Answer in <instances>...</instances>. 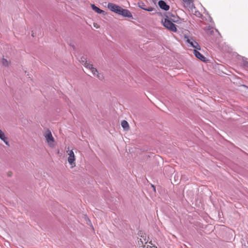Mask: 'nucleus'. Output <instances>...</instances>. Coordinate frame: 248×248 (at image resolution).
<instances>
[{"label": "nucleus", "mask_w": 248, "mask_h": 248, "mask_svg": "<svg viewBox=\"0 0 248 248\" xmlns=\"http://www.w3.org/2000/svg\"><path fill=\"white\" fill-rule=\"evenodd\" d=\"M194 54L195 56L203 62L205 61L206 58L197 50H194Z\"/></svg>", "instance_id": "nucleus-10"}, {"label": "nucleus", "mask_w": 248, "mask_h": 248, "mask_svg": "<svg viewBox=\"0 0 248 248\" xmlns=\"http://www.w3.org/2000/svg\"><path fill=\"white\" fill-rule=\"evenodd\" d=\"M121 125L123 127V128L125 130H127L129 128V124H128V123H127V121H125V120H123L122 122H121Z\"/></svg>", "instance_id": "nucleus-15"}, {"label": "nucleus", "mask_w": 248, "mask_h": 248, "mask_svg": "<svg viewBox=\"0 0 248 248\" xmlns=\"http://www.w3.org/2000/svg\"><path fill=\"white\" fill-rule=\"evenodd\" d=\"M155 248V247H152L151 248V247H149V246L147 245V246H146L145 245H143V248Z\"/></svg>", "instance_id": "nucleus-17"}, {"label": "nucleus", "mask_w": 248, "mask_h": 248, "mask_svg": "<svg viewBox=\"0 0 248 248\" xmlns=\"http://www.w3.org/2000/svg\"><path fill=\"white\" fill-rule=\"evenodd\" d=\"M247 62V63H248V62ZM245 66H248V65L247 64H245Z\"/></svg>", "instance_id": "nucleus-20"}, {"label": "nucleus", "mask_w": 248, "mask_h": 248, "mask_svg": "<svg viewBox=\"0 0 248 248\" xmlns=\"http://www.w3.org/2000/svg\"><path fill=\"white\" fill-rule=\"evenodd\" d=\"M91 7L92 9L98 14H102L104 15L105 13L104 11L101 10L94 4H92Z\"/></svg>", "instance_id": "nucleus-12"}, {"label": "nucleus", "mask_w": 248, "mask_h": 248, "mask_svg": "<svg viewBox=\"0 0 248 248\" xmlns=\"http://www.w3.org/2000/svg\"><path fill=\"white\" fill-rule=\"evenodd\" d=\"M108 8L112 12L119 14L122 7L113 3H108Z\"/></svg>", "instance_id": "nucleus-6"}, {"label": "nucleus", "mask_w": 248, "mask_h": 248, "mask_svg": "<svg viewBox=\"0 0 248 248\" xmlns=\"http://www.w3.org/2000/svg\"><path fill=\"white\" fill-rule=\"evenodd\" d=\"M186 7L191 8L193 5L192 0H182Z\"/></svg>", "instance_id": "nucleus-13"}, {"label": "nucleus", "mask_w": 248, "mask_h": 248, "mask_svg": "<svg viewBox=\"0 0 248 248\" xmlns=\"http://www.w3.org/2000/svg\"><path fill=\"white\" fill-rule=\"evenodd\" d=\"M67 149H68V150L67 151V153L68 155V159H67L68 162L69 164L71 166V168H73L76 166V163H75L76 158H75V154L72 150H70L69 147Z\"/></svg>", "instance_id": "nucleus-3"}, {"label": "nucleus", "mask_w": 248, "mask_h": 248, "mask_svg": "<svg viewBox=\"0 0 248 248\" xmlns=\"http://www.w3.org/2000/svg\"><path fill=\"white\" fill-rule=\"evenodd\" d=\"M8 176H10L11 175V172H9L8 173Z\"/></svg>", "instance_id": "nucleus-19"}, {"label": "nucleus", "mask_w": 248, "mask_h": 248, "mask_svg": "<svg viewBox=\"0 0 248 248\" xmlns=\"http://www.w3.org/2000/svg\"><path fill=\"white\" fill-rule=\"evenodd\" d=\"M119 15H122L124 17H127L130 18L132 17V15L129 11L126 9H123L122 8H121Z\"/></svg>", "instance_id": "nucleus-9"}, {"label": "nucleus", "mask_w": 248, "mask_h": 248, "mask_svg": "<svg viewBox=\"0 0 248 248\" xmlns=\"http://www.w3.org/2000/svg\"><path fill=\"white\" fill-rule=\"evenodd\" d=\"M83 65L87 69H89L93 76H96L99 79L101 78V75L98 74V72L96 68L93 66V64L90 62L86 60H82Z\"/></svg>", "instance_id": "nucleus-1"}, {"label": "nucleus", "mask_w": 248, "mask_h": 248, "mask_svg": "<svg viewBox=\"0 0 248 248\" xmlns=\"http://www.w3.org/2000/svg\"><path fill=\"white\" fill-rule=\"evenodd\" d=\"M185 39L186 42L189 44L190 46H192L198 50H200L201 49L200 46L192 37H189L185 35Z\"/></svg>", "instance_id": "nucleus-5"}, {"label": "nucleus", "mask_w": 248, "mask_h": 248, "mask_svg": "<svg viewBox=\"0 0 248 248\" xmlns=\"http://www.w3.org/2000/svg\"><path fill=\"white\" fill-rule=\"evenodd\" d=\"M44 136L49 146L51 147H54V139L50 130H46L44 133Z\"/></svg>", "instance_id": "nucleus-2"}, {"label": "nucleus", "mask_w": 248, "mask_h": 248, "mask_svg": "<svg viewBox=\"0 0 248 248\" xmlns=\"http://www.w3.org/2000/svg\"><path fill=\"white\" fill-rule=\"evenodd\" d=\"M162 22L163 26L166 28L173 32H176L177 31L176 25L169 19H165L164 20L162 21Z\"/></svg>", "instance_id": "nucleus-4"}, {"label": "nucleus", "mask_w": 248, "mask_h": 248, "mask_svg": "<svg viewBox=\"0 0 248 248\" xmlns=\"http://www.w3.org/2000/svg\"><path fill=\"white\" fill-rule=\"evenodd\" d=\"M159 7L162 10L168 11L170 9V6L168 5L164 1L160 0L158 1Z\"/></svg>", "instance_id": "nucleus-8"}, {"label": "nucleus", "mask_w": 248, "mask_h": 248, "mask_svg": "<svg viewBox=\"0 0 248 248\" xmlns=\"http://www.w3.org/2000/svg\"><path fill=\"white\" fill-rule=\"evenodd\" d=\"M0 140H1L8 147L10 146V143L8 140V138L5 135L4 132L0 129Z\"/></svg>", "instance_id": "nucleus-7"}, {"label": "nucleus", "mask_w": 248, "mask_h": 248, "mask_svg": "<svg viewBox=\"0 0 248 248\" xmlns=\"http://www.w3.org/2000/svg\"><path fill=\"white\" fill-rule=\"evenodd\" d=\"M158 1H159V0H153V1L155 3H156Z\"/></svg>", "instance_id": "nucleus-18"}, {"label": "nucleus", "mask_w": 248, "mask_h": 248, "mask_svg": "<svg viewBox=\"0 0 248 248\" xmlns=\"http://www.w3.org/2000/svg\"><path fill=\"white\" fill-rule=\"evenodd\" d=\"M1 63L3 66H8L10 63V62L6 59L3 58L1 60Z\"/></svg>", "instance_id": "nucleus-16"}, {"label": "nucleus", "mask_w": 248, "mask_h": 248, "mask_svg": "<svg viewBox=\"0 0 248 248\" xmlns=\"http://www.w3.org/2000/svg\"><path fill=\"white\" fill-rule=\"evenodd\" d=\"M139 6L141 9H143V10H146V11H149V12H151V11H153V8L152 7H149L148 8H146L145 4L142 3V2L139 3Z\"/></svg>", "instance_id": "nucleus-11"}, {"label": "nucleus", "mask_w": 248, "mask_h": 248, "mask_svg": "<svg viewBox=\"0 0 248 248\" xmlns=\"http://www.w3.org/2000/svg\"><path fill=\"white\" fill-rule=\"evenodd\" d=\"M140 241L142 245L143 244H146L148 241V240L146 239V236L145 234H142L140 235Z\"/></svg>", "instance_id": "nucleus-14"}]
</instances>
